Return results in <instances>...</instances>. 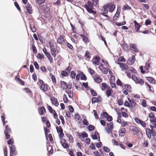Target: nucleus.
Returning a JSON list of instances; mask_svg holds the SVG:
<instances>
[{"instance_id": "f257e3e1", "label": "nucleus", "mask_w": 156, "mask_h": 156, "mask_svg": "<svg viewBox=\"0 0 156 156\" xmlns=\"http://www.w3.org/2000/svg\"><path fill=\"white\" fill-rule=\"evenodd\" d=\"M93 5L91 1H89L87 2V4L84 5V7L85 8L88 13H91L94 16L96 13V12L93 10L94 9Z\"/></svg>"}, {"instance_id": "f03ea898", "label": "nucleus", "mask_w": 156, "mask_h": 156, "mask_svg": "<svg viewBox=\"0 0 156 156\" xmlns=\"http://www.w3.org/2000/svg\"><path fill=\"white\" fill-rule=\"evenodd\" d=\"M132 79L136 83H139L141 85H143L144 84V81L143 79L138 78L135 75H132Z\"/></svg>"}, {"instance_id": "7ed1b4c3", "label": "nucleus", "mask_w": 156, "mask_h": 156, "mask_svg": "<svg viewBox=\"0 0 156 156\" xmlns=\"http://www.w3.org/2000/svg\"><path fill=\"white\" fill-rule=\"evenodd\" d=\"M103 116L106 119L107 121L108 122H111L113 119L112 117L110 115H109L107 112H103Z\"/></svg>"}, {"instance_id": "20e7f679", "label": "nucleus", "mask_w": 156, "mask_h": 156, "mask_svg": "<svg viewBox=\"0 0 156 156\" xmlns=\"http://www.w3.org/2000/svg\"><path fill=\"white\" fill-rule=\"evenodd\" d=\"M135 56L133 55L131 57L129 58L128 60H127V63L130 65H132L135 62Z\"/></svg>"}, {"instance_id": "39448f33", "label": "nucleus", "mask_w": 156, "mask_h": 156, "mask_svg": "<svg viewBox=\"0 0 156 156\" xmlns=\"http://www.w3.org/2000/svg\"><path fill=\"white\" fill-rule=\"evenodd\" d=\"M99 67L100 69L101 70V71L102 72H103L104 74H108V69L104 67L103 66V65L102 64Z\"/></svg>"}, {"instance_id": "423d86ee", "label": "nucleus", "mask_w": 156, "mask_h": 156, "mask_svg": "<svg viewBox=\"0 0 156 156\" xmlns=\"http://www.w3.org/2000/svg\"><path fill=\"white\" fill-rule=\"evenodd\" d=\"M101 101V98L100 96L98 97L97 98H93L92 99V104H95V103H98Z\"/></svg>"}, {"instance_id": "0eeeda50", "label": "nucleus", "mask_w": 156, "mask_h": 156, "mask_svg": "<svg viewBox=\"0 0 156 156\" xmlns=\"http://www.w3.org/2000/svg\"><path fill=\"white\" fill-rule=\"evenodd\" d=\"M116 63L120 65V67L122 69V70H127L128 69V66L125 63H119L118 62H116Z\"/></svg>"}, {"instance_id": "6e6552de", "label": "nucleus", "mask_w": 156, "mask_h": 156, "mask_svg": "<svg viewBox=\"0 0 156 156\" xmlns=\"http://www.w3.org/2000/svg\"><path fill=\"white\" fill-rule=\"evenodd\" d=\"M51 101L52 104L57 107L59 105V103L58 102L57 99L54 97H53L51 99Z\"/></svg>"}, {"instance_id": "1a4fd4ad", "label": "nucleus", "mask_w": 156, "mask_h": 156, "mask_svg": "<svg viewBox=\"0 0 156 156\" xmlns=\"http://www.w3.org/2000/svg\"><path fill=\"white\" fill-rule=\"evenodd\" d=\"M48 85L47 84H42L41 85L40 88L41 90L45 92L48 90Z\"/></svg>"}, {"instance_id": "9d476101", "label": "nucleus", "mask_w": 156, "mask_h": 156, "mask_svg": "<svg viewBox=\"0 0 156 156\" xmlns=\"http://www.w3.org/2000/svg\"><path fill=\"white\" fill-rule=\"evenodd\" d=\"M26 8L27 12L30 14H31L32 13V9L31 5L29 3H28L26 6Z\"/></svg>"}, {"instance_id": "9b49d317", "label": "nucleus", "mask_w": 156, "mask_h": 156, "mask_svg": "<svg viewBox=\"0 0 156 156\" xmlns=\"http://www.w3.org/2000/svg\"><path fill=\"white\" fill-rule=\"evenodd\" d=\"M131 49L135 52H138V50L137 48L136 45L134 44H130Z\"/></svg>"}, {"instance_id": "f8f14e48", "label": "nucleus", "mask_w": 156, "mask_h": 156, "mask_svg": "<svg viewBox=\"0 0 156 156\" xmlns=\"http://www.w3.org/2000/svg\"><path fill=\"white\" fill-rule=\"evenodd\" d=\"M65 39L64 36L63 35H61L58 38L57 42L58 43L61 44L63 43Z\"/></svg>"}, {"instance_id": "ddd939ff", "label": "nucleus", "mask_w": 156, "mask_h": 156, "mask_svg": "<svg viewBox=\"0 0 156 156\" xmlns=\"http://www.w3.org/2000/svg\"><path fill=\"white\" fill-rule=\"evenodd\" d=\"M146 134L147 138L150 139L151 137V130L148 128L145 129Z\"/></svg>"}, {"instance_id": "4468645a", "label": "nucleus", "mask_w": 156, "mask_h": 156, "mask_svg": "<svg viewBox=\"0 0 156 156\" xmlns=\"http://www.w3.org/2000/svg\"><path fill=\"white\" fill-rule=\"evenodd\" d=\"M38 111L40 115H42L44 114V112H45L46 110L44 106H42V107L39 108Z\"/></svg>"}, {"instance_id": "2eb2a0df", "label": "nucleus", "mask_w": 156, "mask_h": 156, "mask_svg": "<svg viewBox=\"0 0 156 156\" xmlns=\"http://www.w3.org/2000/svg\"><path fill=\"white\" fill-rule=\"evenodd\" d=\"M80 36L83 38V41L86 44H87V43L89 42V39L86 36L82 34H80Z\"/></svg>"}, {"instance_id": "dca6fc26", "label": "nucleus", "mask_w": 156, "mask_h": 156, "mask_svg": "<svg viewBox=\"0 0 156 156\" xmlns=\"http://www.w3.org/2000/svg\"><path fill=\"white\" fill-rule=\"evenodd\" d=\"M134 24L135 29L136 30V31L138 32V31L141 27V26L138 23L137 21L135 20L134 21Z\"/></svg>"}, {"instance_id": "f3484780", "label": "nucleus", "mask_w": 156, "mask_h": 156, "mask_svg": "<svg viewBox=\"0 0 156 156\" xmlns=\"http://www.w3.org/2000/svg\"><path fill=\"white\" fill-rule=\"evenodd\" d=\"M61 87L63 90H65L67 88L68 84L67 83L64 81H61Z\"/></svg>"}, {"instance_id": "a211bd4d", "label": "nucleus", "mask_w": 156, "mask_h": 156, "mask_svg": "<svg viewBox=\"0 0 156 156\" xmlns=\"http://www.w3.org/2000/svg\"><path fill=\"white\" fill-rule=\"evenodd\" d=\"M112 92V90L110 87H108V88L106 90V94L108 97H109Z\"/></svg>"}, {"instance_id": "6ab92c4d", "label": "nucleus", "mask_w": 156, "mask_h": 156, "mask_svg": "<svg viewBox=\"0 0 156 156\" xmlns=\"http://www.w3.org/2000/svg\"><path fill=\"white\" fill-rule=\"evenodd\" d=\"M150 60H148L146 62L144 69L147 70H148L150 68Z\"/></svg>"}, {"instance_id": "aec40b11", "label": "nucleus", "mask_w": 156, "mask_h": 156, "mask_svg": "<svg viewBox=\"0 0 156 156\" xmlns=\"http://www.w3.org/2000/svg\"><path fill=\"white\" fill-rule=\"evenodd\" d=\"M146 79L151 83L154 84L155 83V80L152 77H146Z\"/></svg>"}, {"instance_id": "412c9836", "label": "nucleus", "mask_w": 156, "mask_h": 156, "mask_svg": "<svg viewBox=\"0 0 156 156\" xmlns=\"http://www.w3.org/2000/svg\"><path fill=\"white\" fill-rule=\"evenodd\" d=\"M30 28L31 30L32 31L33 33H34L36 32V29L35 27L34 26V23L31 22L30 24Z\"/></svg>"}, {"instance_id": "4be33fe9", "label": "nucleus", "mask_w": 156, "mask_h": 156, "mask_svg": "<svg viewBox=\"0 0 156 156\" xmlns=\"http://www.w3.org/2000/svg\"><path fill=\"white\" fill-rule=\"evenodd\" d=\"M108 87H110L108 86L106 83H101L102 90H104L106 89H107L108 88Z\"/></svg>"}, {"instance_id": "5701e85b", "label": "nucleus", "mask_w": 156, "mask_h": 156, "mask_svg": "<svg viewBox=\"0 0 156 156\" xmlns=\"http://www.w3.org/2000/svg\"><path fill=\"white\" fill-rule=\"evenodd\" d=\"M66 136L69 139V141L72 143L73 142V139L72 136L69 133H67L66 134Z\"/></svg>"}, {"instance_id": "b1692460", "label": "nucleus", "mask_w": 156, "mask_h": 156, "mask_svg": "<svg viewBox=\"0 0 156 156\" xmlns=\"http://www.w3.org/2000/svg\"><path fill=\"white\" fill-rule=\"evenodd\" d=\"M68 94L69 97L70 98H72L73 97V93L71 90H66L65 91Z\"/></svg>"}, {"instance_id": "393cba45", "label": "nucleus", "mask_w": 156, "mask_h": 156, "mask_svg": "<svg viewBox=\"0 0 156 156\" xmlns=\"http://www.w3.org/2000/svg\"><path fill=\"white\" fill-rule=\"evenodd\" d=\"M121 45L123 49L125 51H127L129 49V46L126 44H121Z\"/></svg>"}, {"instance_id": "a878e982", "label": "nucleus", "mask_w": 156, "mask_h": 156, "mask_svg": "<svg viewBox=\"0 0 156 156\" xmlns=\"http://www.w3.org/2000/svg\"><path fill=\"white\" fill-rule=\"evenodd\" d=\"M44 54L48 58V59L51 62H51H53V58L51 56L50 53L49 52H48L47 53Z\"/></svg>"}, {"instance_id": "bb28decb", "label": "nucleus", "mask_w": 156, "mask_h": 156, "mask_svg": "<svg viewBox=\"0 0 156 156\" xmlns=\"http://www.w3.org/2000/svg\"><path fill=\"white\" fill-rule=\"evenodd\" d=\"M114 80H112V79H110L109 80V83L110 86L112 88L115 87V84L114 83Z\"/></svg>"}, {"instance_id": "cd10ccee", "label": "nucleus", "mask_w": 156, "mask_h": 156, "mask_svg": "<svg viewBox=\"0 0 156 156\" xmlns=\"http://www.w3.org/2000/svg\"><path fill=\"white\" fill-rule=\"evenodd\" d=\"M95 59L96 61L95 62L93 61V64L98 65V63L99 62V60H100V57L98 56H96L95 58Z\"/></svg>"}, {"instance_id": "c85d7f7f", "label": "nucleus", "mask_w": 156, "mask_h": 156, "mask_svg": "<svg viewBox=\"0 0 156 156\" xmlns=\"http://www.w3.org/2000/svg\"><path fill=\"white\" fill-rule=\"evenodd\" d=\"M94 80L95 81L98 83H99L101 81V79L99 76L95 77Z\"/></svg>"}, {"instance_id": "c756f323", "label": "nucleus", "mask_w": 156, "mask_h": 156, "mask_svg": "<svg viewBox=\"0 0 156 156\" xmlns=\"http://www.w3.org/2000/svg\"><path fill=\"white\" fill-rule=\"evenodd\" d=\"M129 102L131 104V105H130V107L131 108H133L134 107H135L136 104L133 100L132 99H131V101H130Z\"/></svg>"}, {"instance_id": "7c9ffc66", "label": "nucleus", "mask_w": 156, "mask_h": 156, "mask_svg": "<svg viewBox=\"0 0 156 156\" xmlns=\"http://www.w3.org/2000/svg\"><path fill=\"white\" fill-rule=\"evenodd\" d=\"M5 130H4V132H6L7 133H10L11 132V129L9 127L8 125H7L5 127Z\"/></svg>"}, {"instance_id": "2f4dec72", "label": "nucleus", "mask_w": 156, "mask_h": 156, "mask_svg": "<svg viewBox=\"0 0 156 156\" xmlns=\"http://www.w3.org/2000/svg\"><path fill=\"white\" fill-rule=\"evenodd\" d=\"M90 91L91 93V95L93 96H97V93L95 90L91 88L90 89Z\"/></svg>"}, {"instance_id": "473e14b6", "label": "nucleus", "mask_w": 156, "mask_h": 156, "mask_svg": "<svg viewBox=\"0 0 156 156\" xmlns=\"http://www.w3.org/2000/svg\"><path fill=\"white\" fill-rule=\"evenodd\" d=\"M32 47L33 52L35 54L37 53V50L34 44H32Z\"/></svg>"}, {"instance_id": "72a5a7b5", "label": "nucleus", "mask_w": 156, "mask_h": 156, "mask_svg": "<svg viewBox=\"0 0 156 156\" xmlns=\"http://www.w3.org/2000/svg\"><path fill=\"white\" fill-rule=\"evenodd\" d=\"M56 129L58 133L63 131V129L61 126H59V127L57 126L56 127Z\"/></svg>"}, {"instance_id": "f704fd0d", "label": "nucleus", "mask_w": 156, "mask_h": 156, "mask_svg": "<svg viewBox=\"0 0 156 156\" xmlns=\"http://www.w3.org/2000/svg\"><path fill=\"white\" fill-rule=\"evenodd\" d=\"M61 74L64 76H67L69 75V73L66 70L62 71L61 72Z\"/></svg>"}, {"instance_id": "c9c22d12", "label": "nucleus", "mask_w": 156, "mask_h": 156, "mask_svg": "<svg viewBox=\"0 0 156 156\" xmlns=\"http://www.w3.org/2000/svg\"><path fill=\"white\" fill-rule=\"evenodd\" d=\"M88 129L89 131H93L94 129V126L91 125H90L88 126Z\"/></svg>"}, {"instance_id": "e433bc0d", "label": "nucleus", "mask_w": 156, "mask_h": 156, "mask_svg": "<svg viewBox=\"0 0 156 156\" xmlns=\"http://www.w3.org/2000/svg\"><path fill=\"white\" fill-rule=\"evenodd\" d=\"M151 21L149 19H147L145 21V24L146 26L150 25L151 23Z\"/></svg>"}, {"instance_id": "4c0bfd02", "label": "nucleus", "mask_w": 156, "mask_h": 156, "mask_svg": "<svg viewBox=\"0 0 156 156\" xmlns=\"http://www.w3.org/2000/svg\"><path fill=\"white\" fill-rule=\"evenodd\" d=\"M63 100L64 102L65 103H67L68 102V99L66 95V94H64L63 95Z\"/></svg>"}, {"instance_id": "58836bf2", "label": "nucleus", "mask_w": 156, "mask_h": 156, "mask_svg": "<svg viewBox=\"0 0 156 156\" xmlns=\"http://www.w3.org/2000/svg\"><path fill=\"white\" fill-rule=\"evenodd\" d=\"M50 75L51 76V78L52 81L54 83H56V80L55 76L54 75H53L51 73H50Z\"/></svg>"}, {"instance_id": "ea45409f", "label": "nucleus", "mask_w": 156, "mask_h": 156, "mask_svg": "<svg viewBox=\"0 0 156 156\" xmlns=\"http://www.w3.org/2000/svg\"><path fill=\"white\" fill-rule=\"evenodd\" d=\"M44 55H41L40 53H38L37 55V58L39 59H42L44 58Z\"/></svg>"}, {"instance_id": "a19ab883", "label": "nucleus", "mask_w": 156, "mask_h": 156, "mask_svg": "<svg viewBox=\"0 0 156 156\" xmlns=\"http://www.w3.org/2000/svg\"><path fill=\"white\" fill-rule=\"evenodd\" d=\"M120 14L119 12H118V11H117L113 17V20H116L119 17V15Z\"/></svg>"}, {"instance_id": "79ce46f5", "label": "nucleus", "mask_w": 156, "mask_h": 156, "mask_svg": "<svg viewBox=\"0 0 156 156\" xmlns=\"http://www.w3.org/2000/svg\"><path fill=\"white\" fill-rule=\"evenodd\" d=\"M23 90L26 93H28L30 94L32 92L30 90L28 87H26L24 88L23 89Z\"/></svg>"}, {"instance_id": "37998d69", "label": "nucleus", "mask_w": 156, "mask_h": 156, "mask_svg": "<svg viewBox=\"0 0 156 156\" xmlns=\"http://www.w3.org/2000/svg\"><path fill=\"white\" fill-rule=\"evenodd\" d=\"M90 52L89 51H86L85 55L84 56L85 58H90Z\"/></svg>"}, {"instance_id": "c03bdc74", "label": "nucleus", "mask_w": 156, "mask_h": 156, "mask_svg": "<svg viewBox=\"0 0 156 156\" xmlns=\"http://www.w3.org/2000/svg\"><path fill=\"white\" fill-rule=\"evenodd\" d=\"M133 135H135L136 134H138V135L141 134V135H142V133L140 131L139 129H138L137 131H133Z\"/></svg>"}, {"instance_id": "a18cd8bd", "label": "nucleus", "mask_w": 156, "mask_h": 156, "mask_svg": "<svg viewBox=\"0 0 156 156\" xmlns=\"http://www.w3.org/2000/svg\"><path fill=\"white\" fill-rule=\"evenodd\" d=\"M81 135L82 138L83 139L88 137V135L85 132H83Z\"/></svg>"}, {"instance_id": "49530a36", "label": "nucleus", "mask_w": 156, "mask_h": 156, "mask_svg": "<svg viewBox=\"0 0 156 156\" xmlns=\"http://www.w3.org/2000/svg\"><path fill=\"white\" fill-rule=\"evenodd\" d=\"M7 143L9 145H12L14 143L13 140L12 138H10L7 141Z\"/></svg>"}, {"instance_id": "de8ad7c7", "label": "nucleus", "mask_w": 156, "mask_h": 156, "mask_svg": "<svg viewBox=\"0 0 156 156\" xmlns=\"http://www.w3.org/2000/svg\"><path fill=\"white\" fill-rule=\"evenodd\" d=\"M83 124L86 126H87L88 125L89 123L87 122V120L86 118H84L83 119V120L82 121Z\"/></svg>"}, {"instance_id": "09e8293b", "label": "nucleus", "mask_w": 156, "mask_h": 156, "mask_svg": "<svg viewBox=\"0 0 156 156\" xmlns=\"http://www.w3.org/2000/svg\"><path fill=\"white\" fill-rule=\"evenodd\" d=\"M115 7V6L113 5H112L111 6L110 8H109V11L110 12H112L114 10Z\"/></svg>"}, {"instance_id": "8fccbe9b", "label": "nucleus", "mask_w": 156, "mask_h": 156, "mask_svg": "<svg viewBox=\"0 0 156 156\" xmlns=\"http://www.w3.org/2000/svg\"><path fill=\"white\" fill-rule=\"evenodd\" d=\"M62 147L65 149L67 148H69V146L68 144L67 143H65V142L63 144H62Z\"/></svg>"}, {"instance_id": "3c124183", "label": "nucleus", "mask_w": 156, "mask_h": 156, "mask_svg": "<svg viewBox=\"0 0 156 156\" xmlns=\"http://www.w3.org/2000/svg\"><path fill=\"white\" fill-rule=\"evenodd\" d=\"M14 5L18 10L19 11H20L21 9L18 3L17 2H14Z\"/></svg>"}, {"instance_id": "603ef678", "label": "nucleus", "mask_w": 156, "mask_h": 156, "mask_svg": "<svg viewBox=\"0 0 156 156\" xmlns=\"http://www.w3.org/2000/svg\"><path fill=\"white\" fill-rule=\"evenodd\" d=\"M96 147L98 148H100L102 146V143L101 142H100L96 143Z\"/></svg>"}, {"instance_id": "864d4df0", "label": "nucleus", "mask_w": 156, "mask_h": 156, "mask_svg": "<svg viewBox=\"0 0 156 156\" xmlns=\"http://www.w3.org/2000/svg\"><path fill=\"white\" fill-rule=\"evenodd\" d=\"M103 150L105 152L107 153H108L110 151V149L108 147L105 146L103 147Z\"/></svg>"}, {"instance_id": "5fc2aeb1", "label": "nucleus", "mask_w": 156, "mask_h": 156, "mask_svg": "<svg viewBox=\"0 0 156 156\" xmlns=\"http://www.w3.org/2000/svg\"><path fill=\"white\" fill-rule=\"evenodd\" d=\"M118 61L119 62H125L126 60L123 56H121L118 58Z\"/></svg>"}, {"instance_id": "6e6d98bb", "label": "nucleus", "mask_w": 156, "mask_h": 156, "mask_svg": "<svg viewBox=\"0 0 156 156\" xmlns=\"http://www.w3.org/2000/svg\"><path fill=\"white\" fill-rule=\"evenodd\" d=\"M116 84L120 87H122L123 86L122 84L121 83V81L120 80L118 79L116 81Z\"/></svg>"}, {"instance_id": "4d7b16f0", "label": "nucleus", "mask_w": 156, "mask_h": 156, "mask_svg": "<svg viewBox=\"0 0 156 156\" xmlns=\"http://www.w3.org/2000/svg\"><path fill=\"white\" fill-rule=\"evenodd\" d=\"M118 104L119 105H122L123 104V101L121 99H119L117 101Z\"/></svg>"}, {"instance_id": "13d9d810", "label": "nucleus", "mask_w": 156, "mask_h": 156, "mask_svg": "<svg viewBox=\"0 0 156 156\" xmlns=\"http://www.w3.org/2000/svg\"><path fill=\"white\" fill-rule=\"evenodd\" d=\"M128 69L129 70L131 71L134 73H135L136 72V70L132 67H130L129 68H128Z\"/></svg>"}, {"instance_id": "bf43d9fd", "label": "nucleus", "mask_w": 156, "mask_h": 156, "mask_svg": "<svg viewBox=\"0 0 156 156\" xmlns=\"http://www.w3.org/2000/svg\"><path fill=\"white\" fill-rule=\"evenodd\" d=\"M141 104L142 106L144 107H146L147 106L146 101L144 99L142 100Z\"/></svg>"}, {"instance_id": "052dcab7", "label": "nucleus", "mask_w": 156, "mask_h": 156, "mask_svg": "<svg viewBox=\"0 0 156 156\" xmlns=\"http://www.w3.org/2000/svg\"><path fill=\"white\" fill-rule=\"evenodd\" d=\"M76 75V73L73 71H72L71 72V77L72 78H75Z\"/></svg>"}, {"instance_id": "680f3d73", "label": "nucleus", "mask_w": 156, "mask_h": 156, "mask_svg": "<svg viewBox=\"0 0 156 156\" xmlns=\"http://www.w3.org/2000/svg\"><path fill=\"white\" fill-rule=\"evenodd\" d=\"M90 149L93 150H95L96 148L94 144L93 143H91V144L90 146Z\"/></svg>"}, {"instance_id": "e2e57ef3", "label": "nucleus", "mask_w": 156, "mask_h": 156, "mask_svg": "<svg viewBox=\"0 0 156 156\" xmlns=\"http://www.w3.org/2000/svg\"><path fill=\"white\" fill-rule=\"evenodd\" d=\"M130 129L133 131H137L138 129L135 126H132L130 128Z\"/></svg>"}, {"instance_id": "0e129e2a", "label": "nucleus", "mask_w": 156, "mask_h": 156, "mask_svg": "<svg viewBox=\"0 0 156 156\" xmlns=\"http://www.w3.org/2000/svg\"><path fill=\"white\" fill-rule=\"evenodd\" d=\"M121 125L122 126L124 127L126 126H127L128 125V123L126 122L125 121H122L121 123Z\"/></svg>"}, {"instance_id": "69168bd1", "label": "nucleus", "mask_w": 156, "mask_h": 156, "mask_svg": "<svg viewBox=\"0 0 156 156\" xmlns=\"http://www.w3.org/2000/svg\"><path fill=\"white\" fill-rule=\"evenodd\" d=\"M124 86L126 89L128 91H129L130 90L131 87L130 85L128 84H126Z\"/></svg>"}, {"instance_id": "338daca9", "label": "nucleus", "mask_w": 156, "mask_h": 156, "mask_svg": "<svg viewBox=\"0 0 156 156\" xmlns=\"http://www.w3.org/2000/svg\"><path fill=\"white\" fill-rule=\"evenodd\" d=\"M5 135V138L7 140L9 139L10 137V135L8 134L9 133H7L6 132H4Z\"/></svg>"}, {"instance_id": "774afa93", "label": "nucleus", "mask_w": 156, "mask_h": 156, "mask_svg": "<svg viewBox=\"0 0 156 156\" xmlns=\"http://www.w3.org/2000/svg\"><path fill=\"white\" fill-rule=\"evenodd\" d=\"M93 153L95 156H101L100 153L98 151H95L93 152Z\"/></svg>"}]
</instances>
